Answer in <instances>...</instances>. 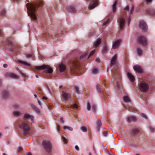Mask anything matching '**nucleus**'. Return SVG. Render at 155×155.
I'll return each mask as SVG.
<instances>
[{
	"instance_id": "nucleus-40",
	"label": "nucleus",
	"mask_w": 155,
	"mask_h": 155,
	"mask_svg": "<svg viewBox=\"0 0 155 155\" xmlns=\"http://www.w3.org/2000/svg\"><path fill=\"white\" fill-rule=\"evenodd\" d=\"M107 47L106 46H105L103 48V51L104 53H106L107 52Z\"/></svg>"
},
{
	"instance_id": "nucleus-22",
	"label": "nucleus",
	"mask_w": 155,
	"mask_h": 155,
	"mask_svg": "<svg viewBox=\"0 0 155 155\" xmlns=\"http://www.w3.org/2000/svg\"><path fill=\"white\" fill-rule=\"evenodd\" d=\"M9 77L11 78L17 79L19 78V77L17 75L13 73H10L8 74Z\"/></svg>"
},
{
	"instance_id": "nucleus-3",
	"label": "nucleus",
	"mask_w": 155,
	"mask_h": 155,
	"mask_svg": "<svg viewBox=\"0 0 155 155\" xmlns=\"http://www.w3.org/2000/svg\"><path fill=\"white\" fill-rule=\"evenodd\" d=\"M42 144L45 150L47 152H50L52 150V145L50 141L48 140H44Z\"/></svg>"
},
{
	"instance_id": "nucleus-26",
	"label": "nucleus",
	"mask_w": 155,
	"mask_h": 155,
	"mask_svg": "<svg viewBox=\"0 0 155 155\" xmlns=\"http://www.w3.org/2000/svg\"><path fill=\"white\" fill-rule=\"evenodd\" d=\"M13 115L15 117H18L21 115V113L18 111H15L13 113Z\"/></svg>"
},
{
	"instance_id": "nucleus-55",
	"label": "nucleus",
	"mask_w": 155,
	"mask_h": 155,
	"mask_svg": "<svg viewBox=\"0 0 155 155\" xmlns=\"http://www.w3.org/2000/svg\"><path fill=\"white\" fill-rule=\"evenodd\" d=\"M5 11L4 10H3L1 12V15H4V14H5Z\"/></svg>"
},
{
	"instance_id": "nucleus-43",
	"label": "nucleus",
	"mask_w": 155,
	"mask_h": 155,
	"mask_svg": "<svg viewBox=\"0 0 155 155\" xmlns=\"http://www.w3.org/2000/svg\"><path fill=\"white\" fill-rule=\"evenodd\" d=\"M134 6L132 5V6L130 10V14H132V13L134 11Z\"/></svg>"
},
{
	"instance_id": "nucleus-20",
	"label": "nucleus",
	"mask_w": 155,
	"mask_h": 155,
	"mask_svg": "<svg viewBox=\"0 0 155 155\" xmlns=\"http://www.w3.org/2000/svg\"><path fill=\"white\" fill-rule=\"evenodd\" d=\"M60 71L62 72L65 70L66 68L65 65L63 64H60L59 66Z\"/></svg>"
},
{
	"instance_id": "nucleus-29",
	"label": "nucleus",
	"mask_w": 155,
	"mask_h": 155,
	"mask_svg": "<svg viewBox=\"0 0 155 155\" xmlns=\"http://www.w3.org/2000/svg\"><path fill=\"white\" fill-rule=\"evenodd\" d=\"M149 14L152 15H155V10H150L148 12Z\"/></svg>"
},
{
	"instance_id": "nucleus-7",
	"label": "nucleus",
	"mask_w": 155,
	"mask_h": 155,
	"mask_svg": "<svg viewBox=\"0 0 155 155\" xmlns=\"http://www.w3.org/2000/svg\"><path fill=\"white\" fill-rule=\"evenodd\" d=\"M20 127L23 130L24 135L27 134L29 133L30 128L27 123L22 122L20 125Z\"/></svg>"
},
{
	"instance_id": "nucleus-49",
	"label": "nucleus",
	"mask_w": 155,
	"mask_h": 155,
	"mask_svg": "<svg viewBox=\"0 0 155 155\" xmlns=\"http://www.w3.org/2000/svg\"><path fill=\"white\" fill-rule=\"evenodd\" d=\"M124 10L128 11L129 10V6L128 5L124 9Z\"/></svg>"
},
{
	"instance_id": "nucleus-13",
	"label": "nucleus",
	"mask_w": 155,
	"mask_h": 155,
	"mask_svg": "<svg viewBox=\"0 0 155 155\" xmlns=\"http://www.w3.org/2000/svg\"><path fill=\"white\" fill-rule=\"evenodd\" d=\"M33 119L34 117L33 116L31 115L28 114H25L23 118L24 120L30 119L31 120H33Z\"/></svg>"
},
{
	"instance_id": "nucleus-1",
	"label": "nucleus",
	"mask_w": 155,
	"mask_h": 155,
	"mask_svg": "<svg viewBox=\"0 0 155 155\" xmlns=\"http://www.w3.org/2000/svg\"><path fill=\"white\" fill-rule=\"evenodd\" d=\"M43 5V2L41 1H39L33 4L28 3L26 4L28 14L32 20L35 21L36 20V12L38 8L42 7Z\"/></svg>"
},
{
	"instance_id": "nucleus-47",
	"label": "nucleus",
	"mask_w": 155,
	"mask_h": 155,
	"mask_svg": "<svg viewBox=\"0 0 155 155\" xmlns=\"http://www.w3.org/2000/svg\"><path fill=\"white\" fill-rule=\"evenodd\" d=\"M60 120L61 123L62 124H64V121L63 119V118L62 117H61L60 118Z\"/></svg>"
},
{
	"instance_id": "nucleus-51",
	"label": "nucleus",
	"mask_w": 155,
	"mask_h": 155,
	"mask_svg": "<svg viewBox=\"0 0 155 155\" xmlns=\"http://www.w3.org/2000/svg\"><path fill=\"white\" fill-rule=\"evenodd\" d=\"M87 54L86 53L84 55L81 56L80 58V59H81V58H84L86 56Z\"/></svg>"
},
{
	"instance_id": "nucleus-14",
	"label": "nucleus",
	"mask_w": 155,
	"mask_h": 155,
	"mask_svg": "<svg viewBox=\"0 0 155 155\" xmlns=\"http://www.w3.org/2000/svg\"><path fill=\"white\" fill-rule=\"evenodd\" d=\"M7 44L8 45L9 48H12L14 46L13 41V39L11 38L10 39H8L7 41Z\"/></svg>"
},
{
	"instance_id": "nucleus-36",
	"label": "nucleus",
	"mask_w": 155,
	"mask_h": 155,
	"mask_svg": "<svg viewBox=\"0 0 155 155\" xmlns=\"http://www.w3.org/2000/svg\"><path fill=\"white\" fill-rule=\"evenodd\" d=\"M81 129L83 132H86L87 131V128L84 126H83L81 128Z\"/></svg>"
},
{
	"instance_id": "nucleus-48",
	"label": "nucleus",
	"mask_w": 155,
	"mask_h": 155,
	"mask_svg": "<svg viewBox=\"0 0 155 155\" xmlns=\"http://www.w3.org/2000/svg\"><path fill=\"white\" fill-rule=\"evenodd\" d=\"M141 116L144 118L145 119L147 118V117L143 113H141Z\"/></svg>"
},
{
	"instance_id": "nucleus-12",
	"label": "nucleus",
	"mask_w": 155,
	"mask_h": 155,
	"mask_svg": "<svg viewBox=\"0 0 155 155\" xmlns=\"http://www.w3.org/2000/svg\"><path fill=\"white\" fill-rule=\"evenodd\" d=\"M134 70L137 72L141 73L143 72V70L140 66L138 65H134L133 67Z\"/></svg>"
},
{
	"instance_id": "nucleus-5",
	"label": "nucleus",
	"mask_w": 155,
	"mask_h": 155,
	"mask_svg": "<svg viewBox=\"0 0 155 155\" xmlns=\"http://www.w3.org/2000/svg\"><path fill=\"white\" fill-rule=\"evenodd\" d=\"M36 68L37 69H41L45 70L44 71L46 73L51 74L53 72V69L52 68L48 66L43 65L41 66H36Z\"/></svg>"
},
{
	"instance_id": "nucleus-56",
	"label": "nucleus",
	"mask_w": 155,
	"mask_h": 155,
	"mask_svg": "<svg viewBox=\"0 0 155 155\" xmlns=\"http://www.w3.org/2000/svg\"><path fill=\"white\" fill-rule=\"evenodd\" d=\"M95 33V31H93L92 34H91V32H90L89 34H90V36H91V35H94Z\"/></svg>"
},
{
	"instance_id": "nucleus-46",
	"label": "nucleus",
	"mask_w": 155,
	"mask_h": 155,
	"mask_svg": "<svg viewBox=\"0 0 155 155\" xmlns=\"http://www.w3.org/2000/svg\"><path fill=\"white\" fill-rule=\"evenodd\" d=\"M32 55L31 54H28L26 55V57L27 58H32Z\"/></svg>"
},
{
	"instance_id": "nucleus-57",
	"label": "nucleus",
	"mask_w": 155,
	"mask_h": 155,
	"mask_svg": "<svg viewBox=\"0 0 155 155\" xmlns=\"http://www.w3.org/2000/svg\"><path fill=\"white\" fill-rule=\"evenodd\" d=\"M73 107L74 108H78V105L76 104H74L73 105Z\"/></svg>"
},
{
	"instance_id": "nucleus-32",
	"label": "nucleus",
	"mask_w": 155,
	"mask_h": 155,
	"mask_svg": "<svg viewBox=\"0 0 155 155\" xmlns=\"http://www.w3.org/2000/svg\"><path fill=\"white\" fill-rule=\"evenodd\" d=\"M74 89L75 90V92L78 94L80 93L79 89L78 87L76 86H74Z\"/></svg>"
},
{
	"instance_id": "nucleus-41",
	"label": "nucleus",
	"mask_w": 155,
	"mask_h": 155,
	"mask_svg": "<svg viewBox=\"0 0 155 155\" xmlns=\"http://www.w3.org/2000/svg\"><path fill=\"white\" fill-rule=\"evenodd\" d=\"M92 110L94 112H95L96 109V107L95 105H93L92 107Z\"/></svg>"
},
{
	"instance_id": "nucleus-10",
	"label": "nucleus",
	"mask_w": 155,
	"mask_h": 155,
	"mask_svg": "<svg viewBox=\"0 0 155 155\" xmlns=\"http://www.w3.org/2000/svg\"><path fill=\"white\" fill-rule=\"evenodd\" d=\"M117 55L115 54L112 58L110 63V66H112L117 64Z\"/></svg>"
},
{
	"instance_id": "nucleus-33",
	"label": "nucleus",
	"mask_w": 155,
	"mask_h": 155,
	"mask_svg": "<svg viewBox=\"0 0 155 155\" xmlns=\"http://www.w3.org/2000/svg\"><path fill=\"white\" fill-rule=\"evenodd\" d=\"M19 62L20 63L23 64L25 65H27V66H30V64H29L28 63L26 62L25 61H19Z\"/></svg>"
},
{
	"instance_id": "nucleus-4",
	"label": "nucleus",
	"mask_w": 155,
	"mask_h": 155,
	"mask_svg": "<svg viewBox=\"0 0 155 155\" xmlns=\"http://www.w3.org/2000/svg\"><path fill=\"white\" fill-rule=\"evenodd\" d=\"M139 87L140 90L141 92H145L148 91L149 85L146 82L143 81L140 83Z\"/></svg>"
},
{
	"instance_id": "nucleus-61",
	"label": "nucleus",
	"mask_w": 155,
	"mask_h": 155,
	"mask_svg": "<svg viewBox=\"0 0 155 155\" xmlns=\"http://www.w3.org/2000/svg\"><path fill=\"white\" fill-rule=\"evenodd\" d=\"M28 155H32V154L31 153L29 152L28 153Z\"/></svg>"
},
{
	"instance_id": "nucleus-54",
	"label": "nucleus",
	"mask_w": 155,
	"mask_h": 155,
	"mask_svg": "<svg viewBox=\"0 0 155 155\" xmlns=\"http://www.w3.org/2000/svg\"><path fill=\"white\" fill-rule=\"evenodd\" d=\"M96 61L98 62H100V59L99 58H97L96 59Z\"/></svg>"
},
{
	"instance_id": "nucleus-31",
	"label": "nucleus",
	"mask_w": 155,
	"mask_h": 155,
	"mask_svg": "<svg viewBox=\"0 0 155 155\" xmlns=\"http://www.w3.org/2000/svg\"><path fill=\"white\" fill-rule=\"evenodd\" d=\"M92 73L93 74H96L98 73V70L97 69L94 68L92 71Z\"/></svg>"
},
{
	"instance_id": "nucleus-34",
	"label": "nucleus",
	"mask_w": 155,
	"mask_h": 155,
	"mask_svg": "<svg viewBox=\"0 0 155 155\" xmlns=\"http://www.w3.org/2000/svg\"><path fill=\"white\" fill-rule=\"evenodd\" d=\"M91 109V106L89 102H88L87 103V109L88 111H90Z\"/></svg>"
},
{
	"instance_id": "nucleus-58",
	"label": "nucleus",
	"mask_w": 155,
	"mask_h": 155,
	"mask_svg": "<svg viewBox=\"0 0 155 155\" xmlns=\"http://www.w3.org/2000/svg\"><path fill=\"white\" fill-rule=\"evenodd\" d=\"M48 99L47 97H42V99L43 100H47V99Z\"/></svg>"
},
{
	"instance_id": "nucleus-37",
	"label": "nucleus",
	"mask_w": 155,
	"mask_h": 155,
	"mask_svg": "<svg viewBox=\"0 0 155 155\" xmlns=\"http://www.w3.org/2000/svg\"><path fill=\"white\" fill-rule=\"evenodd\" d=\"M63 128L64 129H67L70 131H72L73 130V129L71 127L67 126H64Z\"/></svg>"
},
{
	"instance_id": "nucleus-8",
	"label": "nucleus",
	"mask_w": 155,
	"mask_h": 155,
	"mask_svg": "<svg viewBox=\"0 0 155 155\" xmlns=\"http://www.w3.org/2000/svg\"><path fill=\"white\" fill-rule=\"evenodd\" d=\"M71 94L69 93L64 91H62L61 96L62 98L65 101H67L70 99L71 97Z\"/></svg>"
},
{
	"instance_id": "nucleus-18",
	"label": "nucleus",
	"mask_w": 155,
	"mask_h": 155,
	"mask_svg": "<svg viewBox=\"0 0 155 155\" xmlns=\"http://www.w3.org/2000/svg\"><path fill=\"white\" fill-rule=\"evenodd\" d=\"M127 120L128 122H130L131 121H135L136 120V119L134 117L130 116L127 118Z\"/></svg>"
},
{
	"instance_id": "nucleus-30",
	"label": "nucleus",
	"mask_w": 155,
	"mask_h": 155,
	"mask_svg": "<svg viewBox=\"0 0 155 155\" xmlns=\"http://www.w3.org/2000/svg\"><path fill=\"white\" fill-rule=\"evenodd\" d=\"M62 139L63 141L65 144H67L68 143V140L67 137H62Z\"/></svg>"
},
{
	"instance_id": "nucleus-63",
	"label": "nucleus",
	"mask_w": 155,
	"mask_h": 155,
	"mask_svg": "<svg viewBox=\"0 0 155 155\" xmlns=\"http://www.w3.org/2000/svg\"><path fill=\"white\" fill-rule=\"evenodd\" d=\"M62 87H63L62 86V85H60V86H59V88H62Z\"/></svg>"
},
{
	"instance_id": "nucleus-50",
	"label": "nucleus",
	"mask_w": 155,
	"mask_h": 155,
	"mask_svg": "<svg viewBox=\"0 0 155 155\" xmlns=\"http://www.w3.org/2000/svg\"><path fill=\"white\" fill-rule=\"evenodd\" d=\"M22 150V148L21 147H19L18 149V152L21 151Z\"/></svg>"
},
{
	"instance_id": "nucleus-52",
	"label": "nucleus",
	"mask_w": 155,
	"mask_h": 155,
	"mask_svg": "<svg viewBox=\"0 0 155 155\" xmlns=\"http://www.w3.org/2000/svg\"><path fill=\"white\" fill-rule=\"evenodd\" d=\"M75 148L78 151L79 150V148L78 147V146H77V145L75 146Z\"/></svg>"
},
{
	"instance_id": "nucleus-59",
	"label": "nucleus",
	"mask_w": 155,
	"mask_h": 155,
	"mask_svg": "<svg viewBox=\"0 0 155 155\" xmlns=\"http://www.w3.org/2000/svg\"><path fill=\"white\" fill-rule=\"evenodd\" d=\"M3 67L5 68H6L7 67V65L6 64H4Z\"/></svg>"
},
{
	"instance_id": "nucleus-17",
	"label": "nucleus",
	"mask_w": 155,
	"mask_h": 155,
	"mask_svg": "<svg viewBox=\"0 0 155 155\" xmlns=\"http://www.w3.org/2000/svg\"><path fill=\"white\" fill-rule=\"evenodd\" d=\"M101 43V39L98 38L97 39L96 42L94 44V47L97 48L98 47Z\"/></svg>"
},
{
	"instance_id": "nucleus-45",
	"label": "nucleus",
	"mask_w": 155,
	"mask_h": 155,
	"mask_svg": "<svg viewBox=\"0 0 155 155\" xmlns=\"http://www.w3.org/2000/svg\"><path fill=\"white\" fill-rule=\"evenodd\" d=\"M149 128L151 132H153L154 131L155 129L154 128L150 126V127Z\"/></svg>"
},
{
	"instance_id": "nucleus-15",
	"label": "nucleus",
	"mask_w": 155,
	"mask_h": 155,
	"mask_svg": "<svg viewBox=\"0 0 155 155\" xmlns=\"http://www.w3.org/2000/svg\"><path fill=\"white\" fill-rule=\"evenodd\" d=\"M121 41V40H119L116 41L113 45L112 48L115 49L118 47Z\"/></svg>"
},
{
	"instance_id": "nucleus-16",
	"label": "nucleus",
	"mask_w": 155,
	"mask_h": 155,
	"mask_svg": "<svg viewBox=\"0 0 155 155\" xmlns=\"http://www.w3.org/2000/svg\"><path fill=\"white\" fill-rule=\"evenodd\" d=\"M68 11L71 13H74L76 12V10L75 8L71 6H68L67 7Z\"/></svg>"
},
{
	"instance_id": "nucleus-11",
	"label": "nucleus",
	"mask_w": 155,
	"mask_h": 155,
	"mask_svg": "<svg viewBox=\"0 0 155 155\" xmlns=\"http://www.w3.org/2000/svg\"><path fill=\"white\" fill-rule=\"evenodd\" d=\"M119 22L120 23V29L121 30L123 28L124 26L125 25V19L124 18H123L122 17H120V20Z\"/></svg>"
},
{
	"instance_id": "nucleus-39",
	"label": "nucleus",
	"mask_w": 155,
	"mask_h": 155,
	"mask_svg": "<svg viewBox=\"0 0 155 155\" xmlns=\"http://www.w3.org/2000/svg\"><path fill=\"white\" fill-rule=\"evenodd\" d=\"M108 131H105L103 132V134L104 136L106 137H107V135L109 134Z\"/></svg>"
},
{
	"instance_id": "nucleus-9",
	"label": "nucleus",
	"mask_w": 155,
	"mask_h": 155,
	"mask_svg": "<svg viewBox=\"0 0 155 155\" xmlns=\"http://www.w3.org/2000/svg\"><path fill=\"white\" fill-rule=\"evenodd\" d=\"M139 26L140 28L144 31H146L147 30V26L146 23L144 21H140L139 23Z\"/></svg>"
},
{
	"instance_id": "nucleus-53",
	"label": "nucleus",
	"mask_w": 155,
	"mask_h": 155,
	"mask_svg": "<svg viewBox=\"0 0 155 155\" xmlns=\"http://www.w3.org/2000/svg\"><path fill=\"white\" fill-rule=\"evenodd\" d=\"M108 20H107V21L105 22H104L103 24V26L107 24L108 23Z\"/></svg>"
},
{
	"instance_id": "nucleus-62",
	"label": "nucleus",
	"mask_w": 155,
	"mask_h": 155,
	"mask_svg": "<svg viewBox=\"0 0 155 155\" xmlns=\"http://www.w3.org/2000/svg\"><path fill=\"white\" fill-rule=\"evenodd\" d=\"M2 84V81L1 79H0V86Z\"/></svg>"
},
{
	"instance_id": "nucleus-35",
	"label": "nucleus",
	"mask_w": 155,
	"mask_h": 155,
	"mask_svg": "<svg viewBox=\"0 0 155 155\" xmlns=\"http://www.w3.org/2000/svg\"><path fill=\"white\" fill-rule=\"evenodd\" d=\"M132 132L133 134L134 135H136V134H137L138 133L139 130L137 129H135L134 130L132 131Z\"/></svg>"
},
{
	"instance_id": "nucleus-24",
	"label": "nucleus",
	"mask_w": 155,
	"mask_h": 155,
	"mask_svg": "<svg viewBox=\"0 0 155 155\" xmlns=\"http://www.w3.org/2000/svg\"><path fill=\"white\" fill-rule=\"evenodd\" d=\"M3 96L5 97H7L10 95L8 92L7 91H4L2 93Z\"/></svg>"
},
{
	"instance_id": "nucleus-64",
	"label": "nucleus",
	"mask_w": 155,
	"mask_h": 155,
	"mask_svg": "<svg viewBox=\"0 0 155 155\" xmlns=\"http://www.w3.org/2000/svg\"><path fill=\"white\" fill-rule=\"evenodd\" d=\"M89 155H92L91 153L90 152H89L88 153Z\"/></svg>"
},
{
	"instance_id": "nucleus-60",
	"label": "nucleus",
	"mask_w": 155,
	"mask_h": 155,
	"mask_svg": "<svg viewBox=\"0 0 155 155\" xmlns=\"http://www.w3.org/2000/svg\"><path fill=\"white\" fill-rule=\"evenodd\" d=\"M146 1L148 3L152 1V0H146Z\"/></svg>"
},
{
	"instance_id": "nucleus-6",
	"label": "nucleus",
	"mask_w": 155,
	"mask_h": 155,
	"mask_svg": "<svg viewBox=\"0 0 155 155\" xmlns=\"http://www.w3.org/2000/svg\"><path fill=\"white\" fill-rule=\"evenodd\" d=\"M137 42L138 44L142 46H146L147 45V40L146 38L143 36H140L138 37L137 39Z\"/></svg>"
},
{
	"instance_id": "nucleus-44",
	"label": "nucleus",
	"mask_w": 155,
	"mask_h": 155,
	"mask_svg": "<svg viewBox=\"0 0 155 155\" xmlns=\"http://www.w3.org/2000/svg\"><path fill=\"white\" fill-rule=\"evenodd\" d=\"M95 52V50H94L92 51L90 53V54L89 55L88 58H89L91 56L93 55Z\"/></svg>"
},
{
	"instance_id": "nucleus-19",
	"label": "nucleus",
	"mask_w": 155,
	"mask_h": 155,
	"mask_svg": "<svg viewBox=\"0 0 155 155\" xmlns=\"http://www.w3.org/2000/svg\"><path fill=\"white\" fill-rule=\"evenodd\" d=\"M127 76L130 81L131 82H133L134 80V77L132 75L131 73H128Z\"/></svg>"
},
{
	"instance_id": "nucleus-21",
	"label": "nucleus",
	"mask_w": 155,
	"mask_h": 155,
	"mask_svg": "<svg viewBox=\"0 0 155 155\" xmlns=\"http://www.w3.org/2000/svg\"><path fill=\"white\" fill-rule=\"evenodd\" d=\"M97 1H94L93 4L89 7V8L91 9L94 8L97 5Z\"/></svg>"
},
{
	"instance_id": "nucleus-42",
	"label": "nucleus",
	"mask_w": 155,
	"mask_h": 155,
	"mask_svg": "<svg viewBox=\"0 0 155 155\" xmlns=\"http://www.w3.org/2000/svg\"><path fill=\"white\" fill-rule=\"evenodd\" d=\"M19 73H20V74H21V75L24 77L25 78H26V74L24 73H23L21 71H19Z\"/></svg>"
},
{
	"instance_id": "nucleus-23",
	"label": "nucleus",
	"mask_w": 155,
	"mask_h": 155,
	"mask_svg": "<svg viewBox=\"0 0 155 155\" xmlns=\"http://www.w3.org/2000/svg\"><path fill=\"white\" fill-rule=\"evenodd\" d=\"M117 1L116 0L112 6V9L114 13H115L116 10V6L117 4Z\"/></svg>"
},
{
	"instance_id": "nucleus-27",
	"label": "nucleus",
	"mask_w": 155,
	"mask_h": 155,
	"mask_svg": "<svg viewBox=\"0 0 155 155\" xmlns=\"http://www.w3.org/2000/svg\"><path fill=\"white\" fill-rule=\"evenodd\" d=\"M137 54L139 55H140L142 54L143 52L142 51L140 48L138 47H137Z\"/></svg>"
},
{
	"instance_id": "nucleus-28",
	"label": "nucleus",
	"mask_w": 155,
	"mask_h": 155,
	"mask_svg": "<svg viewBox=\"0 0 155 155\" xmlns=\"http://www.w3.org/2000/svg\"><path fill=\"white\" fill-rule=\"evenodd\" d=\"M102 126V124L101 122L99 121V120H97V129H98V131H99V127Z\"/></svg>"
},
{
	"instance_id": "nucleus-25",
	"label": "nucleus",
	"mask_w": 155,
	"mask_h": 155,
	"mask_svg": "<svg viewBox=\"0 0 155 155\" xmlns=\"http://www.w3.org/2000/svg\"><path fill=\"white\" fill-rule=\"evenodd\" d=\"M123 99L124 101L125 102H130V99L128 96H124L123 97Z\"/></svg>"
},
{
	"instance_id": "nucleus-2",
	"label": "nucleus",
	"mask_w": 155,
	"mask_h": 155,
	"mask_svg": "<svg viewBox=\"0 0 155 155\" xmlns=\"http://www.w3.org/2000/svg\"><path fill=\"white\" fill-rule=\"evenodd\" d=\"M70 69L73 73H77L79 69V63L75 59H73L71 61Z\"/></svg>"
},
{
	"instance_id": "nucleus-38",
	"label": "nucleus",
	"mask_w": 155,
	"mask_h": 155,
	"mask_svg": "<svg viewBox=\"0 0 155 155\" xmlns=\"http://www.w3.org/2000/svg\"><path fill=\"white\" fill-rule=\"evenodd\" d=\"M97 88L99 92H102L101 91V85L98 84L97 85Z\"/></svg>"
}]
</instances>
